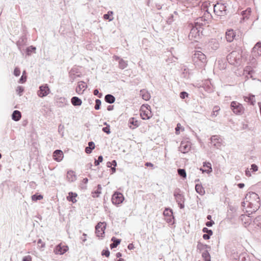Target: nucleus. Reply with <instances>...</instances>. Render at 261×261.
I'll list each match as a JSON object with an SVG mask.
<instances>
[{"label":"nucleus","mask_w":261,"mask_h":261,"mask_svg":"<svg viewBox=\"0 0 261 261\" xmlns=\"http://www.w3.org/2000/svg\"><path fill=\"white\" fill-rule=\"evenodd\" d=\"M193 60L195 65L200 67H203L206 63L205 55L200 51H196L193 57Z\"/></svg>","instance_id":"obj_1"},{"label":"nucleus","mask_w":261,"mask_h":261,"mask_svg":"<svg viewBox=\"0 0 261 261\" xmlns=\"http://www.w3.org/2000/svg\"><path fill=\"white\" fill-rule=\"evenodd\" d=\"M214 13L218 16H222L226 14V4L217 3L212 5Z\"/></svg>","instance_id":"obj_2"},{"label":"nucleus","mask_w":261,"mask_h":261,"mask_svg":"<svg viewBox=\"0 0 261 261\" xmlns=\"http://www.w3.org/2000/svg\"><path fill=\"white\" fill-rule=\"evenodd\" d=\"M245 200H249L254 203H252V205L255 210H258L259 207V198L255 192H251L247 193L245 196Z\"/></svg>","instance_id":"obj_3"},{"label":"nucleus","mask_w":261,"mask_h":261,"mask_svg":"<svg viewBox=\"0 0 261 261\" xmlns=\"http://www.w3.org/2000/svg\"><path fill=\"white\" fill-rule=\"evenodd\" d=\"M201 29L200 25L193 27L189 35V39L193 41H197V40L200 38L202 32Z\"/></svg>","instance_id":"obj_4"},{"label":"nucleus","mask_w":261,"mask_h":261,"mask_svg":"<svg viewBox=\"0 0 261 261\" xmlns=\"http://www.w3.org/2000/svg\"><path fill=\"white\" fill-rule=\"evenodd\" d=\"M230 108L233 112L237 115L243 114L245 110L242 104L236 101L231 102Z\"/></svg>","instance_id":"obj_5"},{"label":"nucleus","mask_w":261,"mask_h":261,"mask_svg":"<svg viewBox=\"0 0 261 261\" xmlns=\"http://www.w3.org/2000/svg\"><path fill=\"white\" fill-rule=\"evenodd\" d=\"M253 202L249 200H245V201L242 202V206L243 207V211L245 210L246 212L248 213L249 215L253 213V212H255L257 210H255L253 206L252 205Z\"/></svg>","instance_id":"obj_6"},{"label":"nucleus","mask_w":261,"mask_h":261,"mask_svg":"<svg viewBox=\"0 0 261 261\" xmlns=\"http://www.w3.org/2000/svg\"><path fill=\"white\" fill-rule=\"evenodd\" d=\"M124 199V198L122 194L118 192H115L112 197V202L115 205L122 203Z\"/></svg>","instance_id":"obj_7"},{"label":"nucleus","mask_w":261,"mask_h":261,"mask_svg":"<svg viewBox=\"0 0 261 261\" xmlns=\"http://www.w3.org/2000/svg\"><path fill=\"white\" fill-rule=\"evenodd\" d=\"M50 92V89L47 84L40 86L37 94L40 97L47 96Z\"/></svg>","instance_id":"obj_8"},{"label":"nucleus","mask_w":261,"mask_h":261,"mask_svg":"<svg viewBox=\"0 0 261 261\" xmlns=\"http://www.w3.org/2000/svg\"><path fill=\"white\" fill-rule=\"evenodd\" d=\"M222 140L220 138L217 136H213L211 138V144L212 146H213L215 148L219 149L221 146L222 145Z\"/></svg>","instance_id":"obj_9"},{"label":"nucleus","mask_w":261,"mask_h":261,"mask_svg":"<svg viewBox=\"0 0 261 261\" xmlns=\"http://www.w3.org/2000/svg\"><path fill=\"white\" fill-rule=\"evenodd\" d=\"M106 224L105 223L99 222L95 226V233L98 237H102Z\"/></svg>","instance_id":"obj_10"},{"label":"nucleus","mask_w":261,"mask_h":261,"mask_svg":"<svg viewBox=\"0 0 261 261\" xmlns=\"http://www.w3.org/2000/svg\"><path fill=\"white\" fill-rule=\"evenodd\" d=\"M191 143L188 141H182L179 147V150L183 153L188 152L191 149Z\"/></svg>","instance_id":"obj_11"},{"label":"nucleus","mask_w":261,"mask_h":261,"mask_svg":"<svg viewBox=\"0 0 261 261\" xmlns=\"http://www.w3.org/2000/svg\"><path fill=\"white\" fill-rule=\"evenodd\" d=\"M174 196L177 203L184 202L185 197L180 189H176L174 191Z\"/></svg>","instance_id":"obj_12"},{"label":"nucleus","mask_w":261,"mask_h":261,"mask_svg":"<svg viewBox=\"0 0 261 261\" xmlns=\"http://www.w3.org/2000/svg\"><path fill=\"white\" fill-rule=\"evenodd\" d=\"M244 73L246 74L248 78H251L253 80L256 79L255 71L251 67L247 66L244 69Z\"/></svg>","instance_id":"obj_13"},{"label":"nucleus","mask_w":261,"mask_h":261,"mask_svg":"<svg viewBox=\"0 0 261 261\" xmlns=\"http://www.w3.org/2000/svg\"><path fill=\"white\" fill-rule=\"evenodd\" d=\"M87 88V85L83 81L78 82L77 86L76 88V92L79 94H82Z\"/></svg>","instance_id":"obj_14"},{"label":"nucleus","mask_w":261,"mask_h":261,"mask_svg":"<svg viewBox=\"0 0 261 261\" xmlns=\"http://www.w3.org/2000/svg\"><path fill=\"white\" fill-rule=\"evenodd\" d=\"M252 53L254 56H261V42H258L252 48Z\"/></svg>","instance_id":"obj_15"},{"label":"nucleus","mask_w":261,"mask_h":261,"mask_svg":"<svg viewBox=\"0 0 261 261\" xmlns=\"http://www.w3.org/2000/svg\"><path fill=\"white\" fill-rule=\"evenodd\" d=\"M236 34L233 30H228L226 32V39L228 42H232Z\"/></svg>","instance_id":"obj_16"},{"label":"nucleus","mask_w":261,"mask_h":261,"mask_svg":"<svg viewBox=\"0 0 261 261\" xmlns=\"http://www.w3.org/2000/svg\"><path fill=\"white\" fill-rule=\"evenodd\" d=\"M63 153L60 150H57L54 152L53 158L55 160L58 162L61 161L63 159Z\"/></svg>","instance_id":"obj_17"},{"label":"nucleus","mask_w":261,"mask_h":261,"mask_svg":"<svg viewBox=\"0 0 261 261\" xmlns=\"http://www.w3.org/2000/svg\"><path fill=\"white\" fill-rule=\"evenodd\" d=\"M139 125V122L135 118H130L128 121V126L130 128L134 129Z\"/></svg>","instance_id":"obj_18"},{"label":"nucleus","mask_w":261,"mask_h":261,"mask_svg":"<svg viewBox=\"0 0 261 261\" xmlns=\"http://www.w3.org/2000/svg\"><path fill=\"white\" fill-rule=\"evenodd\" d=\"M244 100L246 102L250 103L251 105L254 106L255 103V96L250 94L248 96H244Z\"/></svg>","instance_id":"obj_19"},{"label":"nucleus","mask_w":261,"mask_h":261,"mask_svg":"<svg viewBox=\"0 0 261 261\" xmlns=\"http://www.w3.org/2000/svg\"><path fill=\"white\" fill-rule=\"evenodd\" d=\"M202 231L204 233L202 236L203 239L204 240L210 239L211 236L213 234V231L206 227L203 228Z\"/></svg>","instance_id":"obj_20"},{"label":"nucleus","mask_w":261,"mask_h":261,"mask_svg":"<svg viewBox=\"0 0 261 261\" xmlns=\"http://www.w3.org/2000/svg\"><path fill=\"white\" fill-rule=\"evenodd\" d=\"M66 178L70 182H73L76 180V175L73 171H69L66 173Z\"/></svg>","instance_id":"obj_21"},{"label":"nucleus","mask_w":261,"mask_h":261,"mask_svg":"<svg viewBox=\"0 0 261 261\" xmlns=\"http://www.w3.org/2000/svg\"><path fill=\"white\" fill-rule=\"evenodd\" d=\"M77 196V194L76 193L70 192L68 193V196H66V199L69 201H71L72 203H74L77 201L76 199Z\"/></svg>","instance_id":"obj_22"},{"label":"nucleus","mask_w":261,"mask_h":261,"mask_svg":"<svg viewBox=\"0 0 261 261\" xmlns=\"http://www.w3.org/2000/svg\"><path fill=\"white\" fill-rule=\"evenodd\" d=\"M140 95L141 96L142 98L146 101L148 100L150 98V93L145 89L140 90Z\"/></svg>","instance_id":"obj_23"},{"label":"nucleus","mask_w":261,"mask_h":261,"mask_svg":"<svg viewBox=\"0 0 261 261\" xmlns=\"http://www.w3.org/2000/svg\"><path fill=\"white\" fill-rule=\"evenodd\" d=\"M115 97L111 94H108L105 96V100L106 102L112 104L114 103L115 101Z\"/></svg>","instance_id":"obj_24"},{"label":"nucleus","mask_w":261,"mask_h":261,"mask_svg":"<svg viewBox=\"0 0 261 261\" xmlns=\"http://www.w3.org/2000/svg\"><path fill=\"white\" fill-rule=\"evenodd\" d=\"M71 102L74 106H80L82 103V101L78 97L73 96L71 99Z\"/></svg>","instance_id":"obj_25"},{"label":"nucleus","mask_w":261,"mask_h":261,"mask_svg":"<svg viewBox=\"0 0 261 261\" xmlns=\"http://www.w3.org/2000/svg\"><path fill=\"white\" fill-rule=\"evenodd\" d=\"M65 251V247L64 246H61V244L57 245L55 249L54 252L57 254H62Z\"/></svg>","instance_id":"obj_26"},{"label":"nucleus","mask_w":261,"mask_h":261,"mask_svg":"<svg viewBox=\"0 0 261 261\" xmlns=\"http://www.w3.org/2000/svg\"><path fill=\"white\" fill-rule=\"evenodd\" d=\"M237 53L236 51H232L227 56V60L230 64H234L233 61L235 60Z\"/></svg>","instance_id":"obj_27"},{"label":"nucleus","mask_w":261,"mask_h":261,"mask_svg":"<svg viewBox=\"0 0 261 261\" xmlns=\"http://www.w3.org/2000/svg\"><path fill=\"white\" fill-rule=\"evenodd\" d=\"M111 241L113 242V243L110 244V247L111 249L116 248L117 246L120 243L121 240L116 239L115 237H113L111 239Z\"/></svg>","instance_id":"obj_28"},{"label":"nucleus","mask_w":261,"mask_h":261,"mask_svg":"<svg viewBox=\"0 0 261 261\" xmlns=\"http://www.w3.org/2000/svg\"><path fill=\"white\" fill-rule=\"evenodd\" d=\"M95 148V144L93 142L91 141L88 143V146L85 148V152L89 154L91 153L93 149Z\"/></svg>","instance_id":"obj_29"},{"label":"nucleus","mask_w":261,"mask_h":261,"mask_svg":"<svg viewBox=\"0 0 261 261\" xmlns=\"http://www.w3.org/2000/svg\"><path fill=\"white\" fill-rule=\"evenodd\" d=\"M203 166L204 167H206L208 168L207 170H202L201 169L200 170L202 171L203 172H205L207 173H210L212 172V168L211 166V164L210 162H203Z\"/></svg>","instance_id":"obj_30"},{"label":"nucleus","mask_w":261,"mask_h":261,"mask_svg":"<svg viewBox=\"0 0 261 261\" xmlns=\"http://www.w3.org/2000/svg\"><path fill=\"white\" fill-rule=\"evenodd\" d=\"M253 225L255 227L261 228V215L256 217L254 219Z\"/></svg>","instance_id":"obj_31"},{"label":"nucleus","mask_w":261,"mask_h":261,"mask_svg":"<svg viewBox=\"0 0 261 261\" xmlns=\"http://www.w3.org/2000/svg\"><path fill=\"white\" fill-rule=\"evenodd\" d=\"M21 117V113L17 110H15L12 114V119L14 121H18Z\"/></svg>","instance_id":"obj_32"},{"label":"nucleus","mask_w":261,"mask_h":261,"mask_svg":"<svg viewBox=\"0 0 261 261\" xmlns=\"http://www.w3.org/2000/svg\"><path fill=\"white\" fill-rule=\"evenodd\" d=\"M195 190L196 192L201 195H203L205 193L204 189L201 185L196 184L195 186Z\"/></svg>","instance_id":"obj_33"},{"label":"nucleus","mask_w":261,"mask_h":261,"mask_svg":"<svg viewBox=\"0 0 261 261\" xmlns=\"http://www.w3.org/2000/svg\"><path fill=\"white\" fill-rule=\"evenodd\" d=\"M102 187L100 185H98L97 189L92 192V196L93 197H98L99 194L101 193Z\"/></svg>","instance_id":"obj_34"},{"label":"nucleus","mask_w":261,"mask_h":261,"mask_svg":"<svg viewBox=\"0 0 261 261\" xmlns=\"http://www.w3.org/2000/svg\"><path fill=\"white\" fill-rule=\"evenodd\" d=\"M127 61H124L123 59H121L119 61V67L121 69H123L127 67Z\"/></svg>","instance_id":"obj_35"},{"label":"nucleus","mask_w":261,"mask_h":261,"mask_svg":"<svg viewBox=\"0 0 261 261\" xmlns=\"http://www.w3.org/2000/svg\"><path fill=\"white\" fill-rule=\"evenodd\" d=\"M202 256L204 261H211V256L207 250H205L202 253Z\"/></svg>","instance_id":"obj_36"},{"label":"nucleus","mask_w":261,"mask_h":261,"mask_svg":"<svg viewBox=\"0 0 261 261\" xmlns=\"http://www.w3.org/2000/svg\"><path fill=\"white\" fill-rule=\"evenodd\" d=\"M238 261H249L247 254L245 253L241 254L238 258Z\"/></svg>","instance_id":"obj_37"},{"label":"nucleus","mask_w":261,"mask_h":261,"mask_svg":"<svg viewBox=\"0 0 261 261\" xmlns=\"http://www.w3.org/2000/svg\"><path fill=\"white\" fill-rule=\"evenodd\" d=\"M210 46L213 49L216 50L219 48V44L217 41L214 40L211 41V42H210Z\"/></svg>","instance_id":"obj_38"},{"label":"nucleus","mask_w":261,"mask_h":261,"mask_svg":"<svg viewBox=\"0 0 261 261\" xmlns=\"http://www.w3.org/2000/svg\"><path fill=\"white\" fill-rule=\"evenodd\" d=\"M141 116L142 117V118L144 120L149 119L151 116V112H147V113L145 112H142L141 113Z\"/></svg>","instance_id":"obj_39"},{"label":"nucleus","mask_w":261,"mask_h":261,"mask_svg":"<svg viewBox=\"0 0 261 261\" xmlns=\"http://www.w3.org/2000/svg\"><path fill=\"white\" fill-rule=\"evenodd\" d=\"M113 11H109L108 13L104 14L103 18L106 20H109V21H112L113 20V17H111L110 16L113 15Z\"/></svg>","instance_id":"obj_40"},{"label":"nucleus","mask_w":261,"mask_h":261,"mask_svg":"<svg viewBox=\"0 0 261 261\" xmlns=\"http://www.w3.org/2000/svg\"><path fill=\"white\" fill-rule=\"evenodd\" d=\"M177 173L182 178H185L187 176L186 172L184 169H178L177 170Z\"/></svg>","instance_id":"obj_41"},{"label":"nucleus","mask_w":261,"mask_h":261,"mask_svg":"<svg viewBox=\"0 0 261 261\" xmlns=\"http://www.w3.org/2000/svg\"><path fill=\"white\" fill-rule=\"evenodd\" d=\"M163 214L165 216H170L173 214L172 210L169 208H166L164 211Z\"/></svg>","instance_id":"obj_42"},{"label":"nucleus","mask_w":261,"mask_h":261,"mask_svg":"<svg viewBox=\"0 0 261 261\" xmlns=\"http://www.w3.org/2000/svg\"><path fill=\"white\" fill-rule=\"evenodd\" d=\"M43 198V196L41 195H37V194H35V195H33L32 196V199L33 201H37L38 200H41Z\"/></svg>","instance_id":"obj_43"},{"label":"nucleus","mask_w":261,"mask_h":261,"mask_svg":"<svg viewBox=\"0 0 261 261\" xmlns=\"http://www.w3.org/2000/svg\"><path fill=\"white\" fill-rule=\"evenodd\" d=\"M104 124L106 125L107 126L102 128V131L106 133L107 134H110L111 133L110 125H108L107 122H105Z\"/></svg>","instance_id":"obj_44"},{"label":"nucleus","mask_w":261,"mask_h":261,"mask_svg":"<svg viewBox=\"0 0 261 261\" xmlns=\"http://www.w3.org/2000/svg\"><path fill=\"white\" fill-rule=\"evenodd\" d=\"M220 110V108L218 106H215L213 108V111L212 113V116L216 117L218 115V112Z\"/></svg>","instance_id":"obj_45"},{"label":"nucleus","mask_w":261,"mask_h":261,"mask_svg":"<svg viewBox=\"0 0 261 261\" xmlns=\"http://www.w3.org/2000/svg\"><path fill=\"white\" fill-rule=\"evenodd\" d=\"M101 100L99 99H96L95 100V105L94 107V108L95 110H98L100 109V106H101Z\"/></svg>","instance_id":"obj_46"},{"label":"nucleus","mask_w":261,"mask_h":261,"mask_svg":"<svg viewBox=\"0 0 261 261\" xmlns=\"http://www.w3.org/2000/svg\"><path fill=\"white\" fill-rule=\"evenodd\" d=\"M197 249H198L199 250H202V249H204L205 248H210L208 245H204L200 243H198V244H197Z\"/></svg>","instance_id":"obj_47"},{"label":"nucleus","mask_w":261,"mask_h":261,"mask_svg":"<svg viewBox=\"0 0 261 261\" xmlns=\"http://www.w3.org/2000/svg\"><path fill=\"white\" fill-rule=\"evenodd\" d=\"M102 160H103L102 156L99 155L98 157V159L95 160V162H94L95 165L98 166L100 164V163L102 162Z\"/></svg>","instance_id":"obj_48"},{"label":"nucleus","mask_w":261,"mask_h":261,"mask_svg":"<svg viewBox=\"0 0 261 261\" xmlns=\"http://www.w3.org/2000/svg\"><path fill=\"white\" fill-rule=\"evenodd\" d=\"M76 76H79V75H75L72 72H69V77L71 82H73Z\"/></svg>","instance_id":"obj_49"},{"label":"nucleus","mask_w":261,"mask_h":261,"mask_svg":"<svg viewBox=\"0 0 261 261\" xmlns=\"http://www.w3.org/2000/svg\"><path fill=\"white\" fill-rule=\"evenodd\" d=\"M188 93L185 91H182L180 93L179 96L181 99H185L186 97H188Z\"/></svg>","instance_id":"obj_50"},{"label":"nucleus","mask_w":261,"mask_h":261,"mask_svg":"<svg viewBox=\"0 0 261 261\" xmlns=\"http://www.w3.org/2000/svg\"><path fill=\"white\" fill-rule=\"evenodd\" d=\"M14 74L16 76H19L20 74V70L19 69V68L18 67H16L15 69H14Z\"/></svg>","instance_id":"obj_51"},{"label":"nucleus","mask_w":261,"mask_h":261,"mask_svg":"<svg viewBox=\"0 0 261 261\" xmlns=\"http://www.w3.org/2000/svg\"><path fill=\"white\" fill-rule=\"evenodd\" d=\"M38 246L39 248H43L45 246V244L42 241L41 239H39L37 242Z\"/></svg>","instance_id":"obj_52"},{"label":"nucleus","mask_w":261,"mask_h":261,"mask_svg":"<svg viewBox=\"0 0 261 261\" xmlns=\"http://www.w3.org/2000/svg\"><path fill=\"white\" fill-rule=\"evenodd\" d=\"M93 94L94 95L97 96L99 98H101L102 96V94L101 93H99L98 89H95L93 91Z\"/></svg>","instance_id":"obj_53"},{"label":"nucleus","mask_w":261,"mask_h":261,"mask_svg":"<svg viewBox=\"0 0 261 261\" xmlns=\"http://www.w3.org/2000/svg\"><path fill=\"white\" fill-rule=\"evenodd\" d=\"M102 255H105L106 257H109L110 255V251L108 249L107 250H103L101 252Z\"/></svg>","instance_id":"obj_54"},{"label":"nucleus","mask_w":261,"mask_h":261,"mask_svg":"<svg viewBox=\"0 0 261 261\" xmlns=\"http://www.w3.org/2000/svg\"><path fill=\"white\" fill-rule=\"evenodd\" d=\"M251 168L250 170H251L252 172H255L257 171L258 167L256 165L253 164L251 165Z\"/></svg>","instance_id":"obj_55"},{"label":"nucleus","mask_w":261,"mask_h":261,"mask_svg":"<svg viewBox=\"0 0 261 261\" xmlns=\"http://www.w3.org/2000/svg\"><path fill=\"white\" fill-rule=\"evenodd\" d=\"M22 261H32V257L30 255L25 256L23 258Z\"/></svg>","instance_id":"obj_56"},{"label":"nucleus","mask_w":261,"mask_h":261,"mask_svg":"<svg viewBox=\"0 0 261 261\" xmlns=\"http://www.w3.org/2000/svg\"><path fill=\"white\" fill-rule=\"evenodd\" d=\"M214 224V222L213 220L207 221L206 222L205 225L207 227H211Z\"/></svg>","instance_id":"obj_57"},{"label":"nucleus","mask_w":261,"mask_h":261,"mask_svg":"<svg viewBox=\"0 0 261 261\" xmlns=\"http://www.w3.org/2000/svg\"><path fill=\"white\" fill-rule=\"evenodd\" d=\"M251 8H248L245 11H243L242 12V15H244L245 13H247L248 14H250L251 13Z\"/></svg>","instance_id":"obj_58"},{"label":"nucleus","mask_w":261,"mask_h":261,"mask_svg":"<svg viewBox=\"0 0 261 261\" xmlns=\"http://www.w3.org/2000/svg\"><path fill=\"white\" fill-rule=\"evenodd\" d=\"M16 91L18 92V93L20 95L21 93L23 91V89L21 87L19 86L17 88Z\"/></svg>","instance_id":"obj_59"},{"label":"nucleus","mask_w":261,"mask_h":261,"mask_svg":"<svg viewBox=\"0 0 261 261\" xmlns=\"http://www.w3.org/2000/svg\"><path fill=\"white\" fill-rule=\"evenodd\" d=\"M27 77L26 76H24L23 74L21 76L20 82L22 83H24L26 81Z\"/></svg>","instance_id":"obj_60"},{"label":"nucleus","mask_w":261,"mask_h":261,"mask_svg":"<svg viewBox=\"0 0 261 261\" xmlns=\"http://www.w3.org/2000/svg\"><path fill=\"white\" fill-rule=\"evenodd\" d=\"M83 237L81 238V239L82 240V241L83 242H85L87 239H86V236H87V234L85 233H84L83 234Z\"/></svg>","instance_id":"obj_61"},{"label":"nucleus","mask_w":261,"mask_h":261,"mask_svg":"<svg viewBox=\"0 0 261 261\" xmlns=\"http://www.w3.org/2000/svg\"><path fill=\"white\" fill-rule=\"evenodd\" d=\"M36 49V48L33 46H31L28 48V51H34Z\"/></svg>","instance_id":"obj_62"},{"label":"nucleus","mask_w":261,"mask_h":261,"mask_svg":"<svg viewBox=\"0 0 261 261\" xmlns=\"http://www.w3.org/2000/svg\"><path fill=\"white\" fill-rule=\"evenodd\" d=\"M114 109V106L113 105H109L107 107V110L109 111H112Z\"/></svg>","instance_id":"obj_63"},{"label":"nucleus","mask_w":261,"mask_h":261,"mask_svg":"<svg viewBox=\"0 0 261 261\" xmlns=\"http://www.w3.org/2000/svg\"><path fill=\"white\" fill-rule=\"evenodd\" d=\"M127 248L129 250H132L134 249V245L133 244L130 243V244H129L128 246H127Z\"/></svg>","instance_id":"obj_64"}]
</instances>
